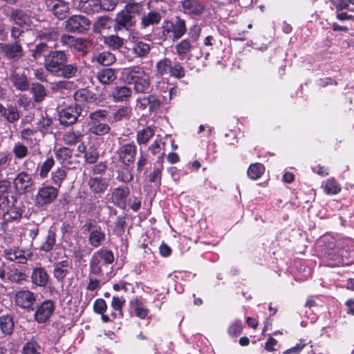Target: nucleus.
I'll return each instance as SVG.
<instances>
[{
	"label": "nucleus",
	"instance_id": "nucleus-27",
	"mask_svg": "<svg viewBox=\"0 0 354 354\" xmlns=\"http://www.w3.org/2000/svg\"><path fill=\"white\" fill-rule=\"evenodd\" d=\"M140 19V27L145 30L158 24L162 19V16L159 12L151 10L147 14L144 13Z\"/></svg>",
	"mask_w": 354,
	"mask_h": 354
},
{
	"label": "nucleus",
	"instance_id": "nucleus-61",
	"mask_svg": "<svg viewBox=\"0 0 354 354\" xmlns=\"http://www.w3.org/2000/svg\"><path fill=\"white\" fill-rule=\"evenodd\" d=\"M101 261L104 264H111L114 261V255L111 250L107 249H100L97 251Z\"/></svg>",
	"mask_w": 354,
	"mask_h": 354
},
{
	"label": "nucleus",
	"instance_id": "nucleus-55",
	"mask_svg": "<svg viewBox=\"0 0 354 354\" xmlns=\"http://www.w3.org/2000/svg\"><path fill=\"white\" fill-rule=\"evenodd\" d=\"M125 10L128 12L130 15L137 19V17L142 16L143 11V6L139 3H129L125 6Z\"/></svg>",
	"mask_w": 354,
	"mask_h": 354
},
{
	"label": "nucleus",
	"instance_id": "nucleus-58",
	"mask_svg": "<svg viewBox=\"0 0 354 354\" xmlns=\"http://www.w3.org/2000/svg\"><path fill=\"white\" fill-rule=\"evenodd\" d=\"M132 307L133 308L136 316L139 318L145 319L148 315V309L145 308L139 300H136L135 302H132Z\"/></svg>",
	"mask_w": 354,
	"mask_h": 354
},
{
	"label": "nucleus",
	"instance_id": "nucleus-32",
	"mask_svg": "<svg viewBox=\"0 0 354 354\" xmlns=\"http://www.w3.org/2000/svg\"><path fill=\"white\" fill-rule=\"evenodd\" d=\"M133 43L132 50L137 57L144 58L150 53V44L138 39H135L134 37H133Z\"/></svg>",
	"mask_w": 354,
	"mask_h": 354
},
{
	"label": "nucleus",
	"instance_id": "nucleus-63",
	"mask_svg": "<svg viewBox=\"0 0 354 354\" xmlns=\"http://www.w3.org/2000/svg\"><path fill=\"white\" fill-rule=\"evenodd\" d=\"M25 30V28H21L16 25L10 28V37L14 40V42L20 43V37L24 36Z\"/></svg>",
	"mask_w": 354,
	"mask_h": 354
},
{
	"label": "nucleus",
	"instance_id": "nucleus-25",
	"mask_svg": "<svg viewBox=\"0 0 354 354\" xmlns=\"http://www.w3.org/2000/svg\"><path fill=\"white\" fill-rule=\"evenodd\" d=\"M56 158L59 162L68 169L75 167V158L73 151L67 147H62L56 151Z\"/></svg>",
	"mask_w": 354,
	"mask_h": 354
},
{
	"label": "nucleus",
	"instance_id": "nucleus-57",
	"mask_svg": "<svg viewBox=\"0 0 354 354\" xmlns=\"http://www.w3.org/2000/svg\"><path fill=\"white\" fill-rule=\"evenodd\" d=\"M171 63V61L167 58L158 62L156 66L158 73L160 75L169 74Z\"/></svg>",
	"mask_w": 354,
	"mask_h": 354
},
{
	"label": "nucleus",
	"instance_id": "nucleus-33",
	"mask_svg": "<svg viewBox=\"0 0 354 354\" xmlns=\"http://www.w3.org/2000/svg\"><path fill=\"white\" fill-rule=\"evenodd\" d=\"M15 323L13 316L9 314L0 317V330L5 335H11L13 333Z\"/></svg>",
	"mask_w": 354,
	"mask_h": 354
},
{
	"label": "nucleus",
	"instance_id": "nucleus-54",
	"mask_svg": "<svg viewBox=\"0 0 354 354\" xmlns=\"http://www.w3.org/2000/svg\"><path fill=\"white\" fill-rule=\"evenodd\" d=\"M96 61L104 66H109L115 62V57L113 54L104 51L98 54L95 57Z\"/></svg>",
	"mask_w": 354,
	"mask_h": 354
},
{
	"label": "nucleus",
	"instance_id": "nucleus-4",
	"mask_svg": "<svg viewBox=\"0 0 354 354\" xmlns=\"http://www.w3.org/2000/svg\"><path fill=\"white\" fill-rule=\"evenodd\" d=\"M108 115V111L99 109L93 111L89 114V121L88 122V131L98 136H102L108 134L111 131V127L103 122Z\"/></svg>",
	"mask_w": 354,
	"mask_h": 354
},
{
	"label": "nucleus",
	"instance_id": "nucleus-9",
	"mask_svg": "<svg viewBox=\"0 0 354 354\" xmlns=\"http://www.w3.org/2000/svg\"><path fill=\"white\" fill-rule=\"evenodd\" d=\"M137 147L134 143L124 144L115 151L116 159L124 166L129 167L134 162Z\"/></svg>",
	"mask_w": 354,
	"mask_h": 354
},
{
	"label": "nucleus",
	"instance_id": "nucleus-8",
	"mask_svg": "<svg viewBox=\"0 0 354 354\" xmlns=\"http://www.w3.org/2000/svg\"><path fill=\"white\" fill-rule=\"evenodd\" d=\"M58 196L57 187L45 185L39 188L35 198V204L38 207H43L54 202Z\"/></svg>",
	"mask_w": 354,
	"mask_h": 354
},
{
	"label": "nucleus",
	"instance_id": "nucleus-7",
	"mask_svg": "<svg viewBox=\"0 0 354 354\" xmlns=\"http://www.w3.org/2000/svg\"><path fill=\"white\" fill-rule=\"evenodd\" d=\"M65 29L73 33L83 34L90 28L91 21L82 15H74L65 21Z\"/></svg>",
	"mask_w": 354,
	"mask_h": 354
},
{
	"label": "nucleus",
	"instance_id": "nucleus-42",
	"mask_svg": "<svg viewBox=\"0 0 354 354\" xmlns=\"http://www.w3.org/2000/svg\"><path fill=\"white\" fill-rule=\"evenodd\" d=\"M67 173L65 169L58 168L51 173V180L54 187H57V189L62 186V183L66 178Z\"/></svg>",
	"mask_w": 354,
	"mask_h": 354
},
{
	"label": "nucleus",
	"instance_id": "nucleus-36",
	"mask_svg": "<svg viewBox=\"0 0 354 354\" xmlns=\"http://www.w3.org/2000/svg\"><path fill=\"white\" fill-rule=\"evenodd\" d=\"M97 78L102 84H110L117 78L114 69L106 68L97 72Z\"/></svg>",
	"mask_w": 354,
	"mask_h": 354
},
{
	"label": "nucleus",
	"instance_id": "nucleus-5",
	"mask_svg": "<svg viewBox=\"0 0 354 354\" xmlns=\"http://www.w3.org/2000/svg\"><path fill=\"white\" fill-rule=\"evenodd\" d=\"M64 62H68V55L64 50H50L44 57L45 68L55 75Z\"/></svg>",
	"mask_w": 354,
	"mask_h": 354
},
{
	"label": "nucleus",
	"instance_id": "nucleus-3",
	"mask_svg": "<svg viewBox=\"0 0 354 354\" xmlns=\"http://www.w3.org/2000/svg\"><path fill=\"white\" fill-rule=\"evenodd\" d=\"M0 208L6 210L3 214L5 222L20 218L24 212L21 203L17 201V194L15 192H8V194L0 198Z\"/></svg>",
	"mask_w": 354,
	"mask_h": 354
},
{
	"label": "nucleus",
	"instance_id": "nucleus-22",
	"mask_svg": "<svg viewBox=\"0 0 354 354\" xmlns=\"http://www.w3.org/2000/svg\"><path fill=\"white\" fill-rule=\"evenodd\" d=\"M71 261L65 259L56 262L53 265V277L58 282H63L65 277L69 274Z\"/></svg>",
	"mask_w": 354,
	"mask_h": 354
},
{
	"label": "nucleus",
	"instance_id": "nucleus-40",
	"mask_svg": "<svg viewBox=\"0 0 354 354\" xmlns=\"http://www.w3.org/2000/svg\"><path fill=\"white\" fill-rule=\"evenodd\" d=\"M27 278L28 275L24 271L14 269L7 273L6 280L10 282L21 284L24 281L27 280Z\"/></svg>",
	"mask_w": 354,
	"mask_h": 354
},
{
	"label": "nucleus",
	"instance_id": "nucleus-45",
	"mask_svg": "<svg viewBox=\"0 0 354 354\" xmlns=\"http://www.w3.org/2000/svg\"><path fill=\"white\" fill-rule=\"evenodd\" d=\"M51 124L52 120L46 113H41L40 118L37 119L36 122L38 130L44 133L48 131Z\"/></svg>",
	"mask_w": 354,
	"mask_h": 354
},
{
	"label": "nucleus",
	"instance_id": "nucleus-1",
	"mask_svg": "<svg viewBox=\"0 0 354 354\" xmlns=\"http://www.w3.org/2000/svg\"><path fill=\"white\" fill-rule=\"evenodd\" d=\"M322 241L324 243V257L331 262V266L348 264L353 261L354 250L344 240H337L334 237L325 236Z\"/></svg>",
	"mask_w": 354,
	"mask_h": 354
},
{
	"label": "nucleus",
	"instance_id": "nucleus-43",
	"mask_svg": "<svg viewBox=\"0 0 354 354\" xmlns=\"http://www.w3.org/2000/svg\"><path fill=\"white\" fill-rule=\"evenodd\" d=\"M124 302L125 300L122 297H113L111 301V307L115 311L112 312L111 315L113 318H116L117 317H120L122 316V308Z\"/></svg>",
	"mask_w": 354,
	"mask_h": 354
},
{
	"label": "nucleus",
	"instance_id": "nucleus-15",
	"mask_svg": "<svg viewBox=\"0 0 354 354\" xmlns=\"http://www.w3.org/2000/svg\"><path fill=\"white\" fill-rule=\"evenodd\" d=\"M15 301L16 304L21 308L33 310L36 297L35 293L29 290H20L16 292Z\"/></svg>",
	"mask_w": 354,
	"mask_h": 354
},
{
	"label": "nucleus",
	"instance_id": "nucleus-37",
	"mask_svg": "<svg viewBox=\"0 0 354 354\" xmlns=\"http://www.w3.org/2000/svg\"><path fill=\"white\" fill-rule=\"evenodd\" d=\"M106 237L105 232L100 226L95 230H93L88 235V243L94 248L100 247L104 241Z\"/></svg>",
	"mask_w": 354,
	"mask_h": 354
},
{
	"label": "nucleus",
	"instance_id": "nucleus-46",
	"mask_svg": "<svg viewBox=\"0 0 354 354\" xmlns=\"http://www.w3.org/2000/svg\"><path fill=\"white\" fill-rule=\"evenodd\" d=\"M265 171L264 166L261 163L252 164L248 169V176L252 180L259 178Z\"/></svg>",
	"mask_w": 354,
	"mask_h": 354
},
{
	"label": "nucleus",
	"instance_id": "nucleus-19",
	"mask_svg": "<svg viewBox=\"0 0 354 354\" xmlns=\"http://www.w3.org/2000/svg\"><path fill=\"white\" fill-rule=\"evenodd\" d=\"M136 21L137 19L130 15L125 10H123L118 13L115 17L114 30L115 31L128 30L136 24Z\"/></svg>",
	"mask_w": 354,
	"mask_h": 354
},
{
	"label": "nucleus",
	"instance_id": "nucleus-17",
	"mask_svg": "<svg viewBox=\"0 0 354 354\" xmlns=\"http://www.w3.org/2000/svg\"><path fill=\"white\" fill-rule=\"evenodd\" d=\"M55 310L54 303L51 300L44 301L37 306L35 313V319L39 324H44L49 319Z\"/></svg>",
	"mask_w": 354,
	"mask_h": 354
},
{
	"label": "nucleus",
	"instance_id": "nucleus-24",
	"mask_svg": "<svg viewBox=\"0 0 354 354\" xmlns=\"http://www.w3.org/2000/svg\"><path fill=\"white\" fill-rule=\"evenodd\" d=\"M50 276L45 268L37 266L32 269L31 280L33 284L39 287H46L49 281Z\"/></svg>",
	"mask_w": 354,
	"mask_h": 354
},
{
	"label": "nucleus",
	"instance_id": "nucleus-26",
	"mask_svg": "<svg viewBox=\"0 0 354 354\" xmlns=\"http://www.w3.org/2000/svg\"><path fill=\"white\" fill-rule=\"evenodd\" d=\"M77 8L87 15L98 13L101 10L100 0H80Z\"/></svg>",
	"mask_w": 354,
	"mask_h": 354
},
{
	"label": "nucleus",
	"instance_id": "nucleus-31",
	"mask_svg": "<svg viewBox=\"0 0 354 354\" xmlns=\"http://www.w3.org/2000/svg\"><path fill=\"white\" fill-rule=\"evenodd\" d=\"M113 21L107 16L99 17L93 25V32L95 34H102L104 31L112 28Z\"/></svg>",
	"mask_w": 354,
	"mask_h": 354
},
{
	"label": "nucleus",
	"instance_id": "nucleus-11",
	"mask_svg": "<svg viewBox=\"0 0 354 354\" xmlns=\"http://www.w3.org/2000/svg\"><path fill=\"white\" fill-rule=\"evenodd\" d=\"M205 8V4L200 0H183L181 2V10L193 19L200 17Z\"/></svg>",
	"mask_w": 354,
	"mask_h": 354
},
{
	"label": "nucleus",
	"instance_id": "nucleus-64",
	"mask_svg": "<svg viewBox=\"0 0 354 354\" xmlns=\"http://www.w3.org/2000/svg\"><path fill=\"white\" fill-rule=\"evenodd\" d=\"M99 158V152L95 148H89L84 153L85 161L88 164L95 163Z\"/></svg>",
	"mask_w": 354,
	"mask_h": 354
},
{
	"label": "nucleus",
	"instance_id": "nucleus-34",
	"mask_svg": "<svg viewBox=\"0 0 354 354\" xmlns=\"http://www.w3.org/2000/svg\"><path fill=\"white\" fill-rule=\"evenodd\" d=\"M155 130L153 127L148 126L136 132L137 143L141 145H146L149 140L154 136Z\"/></svg>",
	"mask_w": 354,
	"mask_h": 354
},
{
	"label": "nucleus",
	"instance_id": "nucleus-28",
	"mask_svg": "<svg viewBox=\"0 0 354 354\" xmlns=\"http://www.w3.org/2000/svg\"><path fill=\"white\" fill-rule=\"evenodd\" d=\"M88 185L92 192L96 194H103L109 187L108 180L102 177L91 178Z\"/></svg>",
	"mask_w": 354,
	"mask_h": 354
},
{
	"label": "nucleus",
	"instance_id": "nucleus-14",
	"mask_svg": "<svg viewBox=\"0 0 354 354\" xmlns=\"http://www.w3.org/2000/svg\"><path fill=\"white\" fill-rule=\"evenodd\" d=\"M130 194V189L127 186L121 185L114 188L111 192V203L121 209L127 207V200Z\"/></svg>",
	"mask_w": 354,
	"mask_h": 354
},
{
	"label": "nucleus",
	"instance_id": "nucleus-39",
	"mask_svg": "<svg viewBox=\"0 0 354 354\" xmlns=\"http://www.w3.org/2000/svg\"><path fill=\"white\" fill-rule=\"evenodd\" d=\"M37 37L46 41H56L59 37L58 28L55 27L44 28L38 32Z\"/></svg>",
	"mask_w": 354,
	"mask_h": 354
},
{
	"label": "nucleus",
	"instance_id": "nucleus-41",
	"mask_svg": "<svg viewBox=\"0 0 354 354\" xmlns=\"http://www.w3.org/2000/svg\"><path fill=\"white\" fill-rule=\"evenodd\" d=\"M22 351L23 354H41L42 348L36 340L31 339L24 344Z\"/></svg>",
	"mask_w": 354,
	"mask_h": 354
},
{
	"label": "nucleus",
	"instance_id": "nucleus-29",
	"mask_svg": "<svg viewBox=\"0 0 354 354\" xmlns=\"http://www.w3.org/2000/svg\"><path fill=\"white\" fill-rule=\"evenodd\" d=\"M196 48V44L189 39H184L176 45V50L178 55L183 59L189 57L191 52Z\"/></svg>",
	"mask_w": 354,
	"mask_h": 354
},
{
	"label": "nucleus",
	"instance_id": "nucleus-48",
	"mask_svg": "<svg viewBox=\"0 0 354 354\" xmlns=\"http://www.w3.org/2000/svg\"><path fill=\"white\" fill-rule=\"evenodd\" d=\"M12 152L16 159H24L28 154V147L20 142H16L12 148Z\"/></svg>",
	"mask_w": 354,
	"mask_h": 354
},
{
	"label": "nucleus",
	"instance_id": "nucleus-60",
	"mask_svg": "<svg viewBox=\"0 0 354 354\" xmlns=\"http://www.w3.org/2000/svg\"><path fill=\"white\" fill-rule=\"evenodd\" d=\"M104 41L106 44L114 49H118L123 45L122 39L118 35L105 37Z\"/></svg>",
	"mask_w": 354,
	"mask_h": 354
},
{
	"label": "nucleus",
	"instance_id": "nucleus-23",
	"mask_svg": "<svg viewBox=\"0 0 354 354\" xmlns=\"http://www.w3.org/2000/svg\"><path fill=\"white\" fill-rule=\"evenodd\" d=\"M80 74L81 67L77 63L67 64V62H64L55 75L64 79H71L78 77Z\"/></svg>",
	"mask_w": 354,
	"mask_h": 354
},
{
	"label": "nucleus",
	"instance_id": "nucleus-53",
	"mask_svg": "<svg viewBox=\"0 0 354 354\" xmlns=\"http://www.w3.org/2000/svg\"><path fill=\"white\" fill-rule=\"evenodd\" d=\"M60 42L66 47H75L77 50H82L80 47H77V45H80V41L72 35L64 34L61 37Z\"/></svg>",
	"mask_w": 354,
	"mask_h": 354
},
{
	"label": "nucleus",
	"instance_id": "nucleus-56",
	"mask_svg": "<svg viewBox=\"0 0 354 354\" xmlns=\"http://www.w3.org/2000/svg\"><path fill=\"white\" fill-rule=\"evenodd\" d=\"M55 165V160L53 157L48 158L40 166L39 175L41 178H45L50 169Z\"/></svg>",
	"mask_w": 354,
	"mask_h": 354
},
{
	"label": "nucleus",
	"instance_id": "nucleus-20",
	"mask_svg": "<svg viewBox=\"0 0 354 354\" xmlns=\"http://www.w3.org/2000/svg\"><path fill=\"white\" fill-rule=\"evenodd\" d=\"M133 94L131 88L122 85L113 86L109 93V96L115 102H128Z\"/></svg>",
	"mask_w": 354,
	"mask_h": 354
},
{
	"label": "nucleus",
	"instance_id": "nucleus-38",
	"mask_svg": "<svg viewBox=\"0 0 354 354\" xmlns=\"http://www.w3.org/2000/svg\"><path fill=\"white\" fill-rule=\"evenodd\" d=\"M20 118V113L16 105L12 104H7L4 115L2 117V121H6L8 123H15Z\"/></svg>",
	"mask_w": 354,
	"mask_h": 354
},
{
	"label": "nucleus",
	"instance_id": "nucleus-10",
	"mask_svg": "<svg viewBox=\"0 0 354 354\" xmlns=\"http://www.w3.org/2000/svg\"><path fill=\"white\" fill-rule=\"evenodd\" d=\"M23 54L20 43H0V59L17 61L22 57Z\"/></svg>",
	"mask_w": 354,
	"mask_h": 354
},
{
	"label": "nucleus",
	"instance_id": "nucleus-6",
	"mask_svg": "<svg viewBox=\"0 0 354 354\" xmlns=\"http://www.w3.org/2000/svg\"><path fill=\"white\" fill-rule=\"evenodd\" d=\"M162 33L165 37L172 36L174 39L182 37L186 32L185 21L176 17L174 21H165L162 25Z\"/></svg>",
	"mask_w": 354,
	"mask_h": 354
},
{
	"label": "nucleus",
	"instance_id": "nucleus-2",
	"mask_svg": "<svg viewBox=\"0 0 354 354\" xmlns=\"http://www.w3.org/2000/svg\"><path fill=\"white\" fill-rule=\"evenodd\" d=\"M122 75L129 84L134 85L137 93H145L150 85L149 75L140 66L123 69Z\"/></svg>",
	"mask_w": 354,
	"mask_h": 354
},
{
	"label": "nucleus",
	"instance_id": "nucleus-52",
	"mask_svg": "<svg viewBox=\"0 0 354 354\" xmlns=\"http://www.w3.org/2000/svg\"><path fill=\"white\" fill-rule=\"evenodd\" d=\"M93 98V93L87 89L81 88L74 93V99L76 103L82 104L88 102Z\"/></svg>",
	"mask_w": 354,
	"mask_h": 354
},
{
	"label": "nucleus",
	"instance_id": "nucleus-21",
	"mask_svg": "<svg viewBox=\"0 0 354 354\" xmlns=\"http://www.w3.org/2000/svg\"><path fill=\"white\" fill-rule=\"evenodd\" d=\"M46 5L53 15L59 19L65 18L69 11L68 3L63 0H48Z\"/></svg>",
	"mask_w": 354,
	"mask_h": 354
},
{
	"label": "nucleus",
	"instance_id": "nucleus-44",
	"mask_svg": "<svg viewBox=\"0 0 354 354\" xmlns=\"http://www.w3.org/2000/svg\"><path fill=\"white\" fill-rule=\"evenodd\" d=\"M322 187L327 194H337L341 191L340 185L334 178H330L324 182Z\"/></svg>",
	"mask_w": 354,
	"mask_h": 354
},
{
	"label": "nucleus",
	"instance_id": "nucleus-35",
	"mask_svg": "<svg viewBox=\"0 0 354 354\" xmlns=\"http://www.w3.org/2000/svg\"><path fill=\"white\" fill-rule=\"evenodd\" d=\"M84 138V134L80 131L70 130L64 132L62 141L66 145H75L80 142Z\"/></svg>",
	"mask_w": 354,
	"mask_h": 354
},
{
	"label": "nucleus",
	"instance_id": "nucleus-62",
	"mask_svg": "<svg viewBox=\"0 0 354 354\" xmlns=\"http://www.w3.org/2000/svg\"><path fill=\"white\" fill-rule=\"evenodd\" d=\"M169 75L180 79L185 76V70L180 63L175 62L174 64L171 63Z\"/></svg>",
	"mask_w": 354,
	"mask_h": 354
},
{
	"label": "nucleus",
	"instance_id": "nucleus-16",
	"mask_svg": "<svg viewBox=\"0 0 354 354\" xmlns=\"http://www.w3.org/2000/svg\"><path fill=\"white\" fill-rule=\"evenodd\" d=\"M33 183L32 176L26 171L19 172L13 180L14 187L19 193L30 192Z\"/></svg>",
	"mask_w": 354,
	"mask_h": 354
},
{
	"label": "nucleus",
	"instance_id": "nucleus-12",
	"mask_svg": "<svg viewBox=\"0 0 354 354\" xmlns=\"http://www.w3.org/2000/svg\"><path fill=\"white\" fill-rule=\"evenodd\" d=\"M9 20L17 26L25 28L26 30L31 28L32 24L31 15L21 9L12 8L10 10Z\"/></svg>",
	"mask_w": 354,
	"mask_h": 354
},
{
	"label": "nucleus",
	"instance_id": "nucleus-49",
	"mask_svg": "<svg viewBox=\"0 0 354 354\" xmlns=\"http://www.w3.org/2000/svg\"><path fill=\"white\" fill-rule=\"evenodd\" d=\"M56 241V234L54 232L49 230L45 241L41 245L40 250L48 252L53 250Z\"/></svg>",
	"mask_w": 354,
	"mask_h": 354
},
{
	"label": "nucleus",
	"instance_id": "nucleus-18",
	"mask_svg": "<svg viewBox=\"0 0 354 354\" xmlns=\"http://www.w3.org/2000/svg\"><path fill=\"white\" fill-rule=\"evenodd\" d=\"M32 256V253L29 250H23L19 248L8 249L4 251V257L10 261L17 263H26Z\"/></svg>",
	"mask_w": 354,
	"mask_h": 354
},
{
	"label": "nucleus",
	"instance_id": "nucleus-50",
	"mask_svg": "<svg viewBox=\"0 0 354 354\" xmlns=\"http://www.w3.org/2000/svg\"><path fill=\"white\" fill-rule=\"evenodd\" d=\"M12 159V156L8 151H0V172L6 171L8 174V170H11L10 165Z\"/></svg>",
	"mask_w": 354,
	"mask_h": 354
},
{
	"label": "nucleus",
	"instance_id": "nucleus-13",
	"mask_svg": "<svg viewBox=\"0 0 354 354\" xmlns=\"http://www.w3.org/2000/svg\"><path fill=\"white\" fill-rule=\"evenodd\" d=\"M81 108L79 104L70 106L62 109L59 113V120L61 124L68 126L73 124L80 115Z\"/></svg>",
	"mask_w": 354,
	"mask_h": 354
},
{
	"label": "nucleus",
	"instance_id": "nucleus-47",
	"mask_svg": "<svg viewBox=\"0 0 354 354\" xmlns=\"http://www.w3.org/2000/svg\"><path fill=\"white\" fill-rule=\"evenodd\" d=\"M31 92L36 102L43 101L46 96V92L44 86L37 82L32 84Z\"/></svg>",
	"mask_w": 354,
	"mask_h": 354
},
{
	"label": "nucleus",
	"instance_id": "nucleus-51",
	"mask_svg": "<svg viewBox=\"0 0 354 354\" xmlns=\"http://www.w3.org/2000/svg\"><path fill=\"white\" fill-rule=\"evenodd\" d=\"M162 100L161 101L156 95H149V109L150 112H156L160 106V104L167 101V96L162 94Z\"/></svg>",
	"mask_w": 354,
	"mask_h": 354
},
{
	"label": "nucleus",
	"instance_id": "nucleus-59",
	"mask_svg": "<svg viewBox=\"0 0 354 354\" xmlns=\"http://www.w3.org/2000/svg\"><path fill=\"white\" fill-rule=\"evenodd\" d=\"M131 114V109L127 106L120 107L113 113V121L118 122L128 118Z\"/></svg>",
	"mask_w": 354,
	"mask_h": 354
},
{
	"label": "nucleus",
	"instance_id": "nucleus-30",
	"mask_svg": "<svg viewBox=\"0 0 354 354\" xmlns=\"http://www.w3.org/2000/svg\"><path fill=\"white\" fill-rule=\"evenodd\" d=\"M13 86L18 91H24L29 88V81L26 75L14 72L10 77Z\"/></svg>",
	"mask_w": 354,
	"mask_h": 354
}]
</instances>
